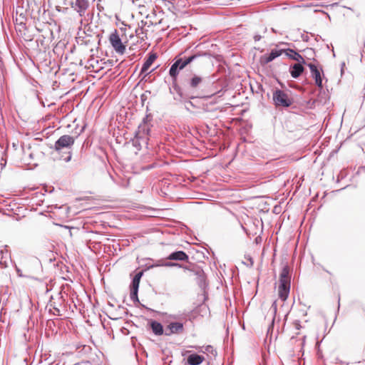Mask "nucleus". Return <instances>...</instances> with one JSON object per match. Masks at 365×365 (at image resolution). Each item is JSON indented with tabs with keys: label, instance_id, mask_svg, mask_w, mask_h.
I'll return each mask as SVG.
<instances>
[{
	"label": "nucleus",
	"instance_id": "obj_3",
	"mask_svg": "<svg viewBox=\"0 0 365 365\" xmlns=\"http://www.w3.org/2000/svg\"><path fill=\"white\" fill-rule=\"evenodd\" d=\"M199 56H200V54H195L184 59L178 58L171 66L169 71L170 76L173 78L174 81H175L177 79V76H178L179 71L182 70L186 66L192 62L195 58H197Z\"/></svg>",
	"mask_w": 365,
	"mask_h": 365
},
{
	"label": "nucleus",
	"instance_id": "obj_17",
	"mask_svg": "<svg viewBox=\"0 0 365 365\" xmlns=\"http://www.w3.org/2000/svg\"><path fill=\"white\" fill-rule=\"evenodd\" d=\"M150 326L153 331V332L158 336H160L163 334V325L154 320H151L150 322Z\"/></svg>",
	"mask_w": 365,
	"mask_h": 365
},
{
	"label": "nucleus",
	"instance_id": "obj_14",
	"mask_svg": "<svg viewBox=\"0 0 365 365\" xmlns=\"http://www.w3.org/2000/svg\"><path fill=\"white\" fill-rule=\"evenodd\" d=\"M284 50H272L269 54L265 55L262 57V61L264 63H268L273 61L275 58L282 55Z\"/></svg>",
	"mask_w": 365,
	"mask_h": 365
},
{
	"label": "nucleus",
	"instance_id": "obj_9",
	"mask_svg": "<svg viewBox=\"0 0 365 365\" xmlns=\"http://www.w3.org/2000/svg\"><path fill=\"white\" fill-rule=\"evenodd\" d=\"M157 58H158V56L155 53H151L149 54V56L147 58V59L144 62V63L142 66L141 71H140L141 74H143V73L145 74L144 77H145L149 73H150L151 71H148V70H149L150 67L151 66V65L153 63V62L156 60Z\"/></svg>",
	"mask_w": 365,
	"mask_h": 365
},
{
	"label": "nucleus",
	"instance_id": "obj_18",
	"mask_svg": "<svg viewBox=\"0 0 365 365\" xmlns=\"http://www.w3.org/2000/svg\"><path fill=\"white\" fill-rule=\"evenodd\" d=\"M202 82V78L195 74L190 79L189 86L191 88H196Z\"/></svg>",
	"mask_w": 365,
	"mask_h": 365
},
{
	"label": "nucleus",
	"instance_id": "obj_20",
	"mask_svg": "<svg viewBox=\"0 0 365 365\" xmlns=\"http://www.w3.org/2000/svg\"><path fill=\"white\" fill-rule=\"evenodd\" d=\"M295 324H296V328L297 329H299V327H300L299 324V323H296Z\"/></svg>",
	"mask_w": 365,
	"mask_h": 365
},
{
	"label": "nucleus",
	"instance_id": "obj_4",
	"mask_svg": "<svg viewBox=\"0 0 365 365\" xmlns=\"http://www.w3.org/2000/svg\"><path fill=\"white\" fill-rule=\"evenodd\" d=\"M77 136H71L69 135H63L56 141L54 148L56 151L62 149H70L73 145Z\"/></svg>",
	"mask_w": 365,
	"mask_h": 365
},
{
	"label": "nucleus",
	"instance_id": "obj_16",
	"mask_svg": "<svg viewBox=\"0 0 365 365\" xmlns=\"http://www.w3.org/2000/svg\"><path fill=\"white\" fill-rule=\"evenodd\" d=\"M284 53L290 58L295 60L297 61H299V63L306 64V62H305L304 59L303 58V57L300 54H299L298 53L294 51V50H292V49L284 50Z\"/></svg>",
	"mask_w": 365,
	"mask_h": 365
},
{
	"label": "nucleus",
	"instance_id": "obj_7",
	"mask_svg": "<svg viewBox=\"0 0 365 365\" xmlns=\"http://www.w3.org/2000/svg\"><path fill=\"white\" fill-rule=\"evenodd\" d=\"M143 274V272H139L138 273H137L135 275V277L132 281L131 287H130V299L133 300L138 299V287H139L140 278H141Z\"/></svg>",
	"mask_w": 365,
	"mask_h": 365
},
{
	"label": "nucleus",
	"instance_id": "obj_15",
	"mask_svg": "<svg viewBox=\"0 0 365 365\" xmlns=\"http://www.w3.org/2000/svg\"><path fill=\"white\" fill-rule=\"evenodd\" d=\"M205 360V357L197 354H190L187 361L190 365H199Z\"/></svg>",
	"mask_w": 365,
	"mask_h": 365
},
{
	"label": "nucleus",
	"instance_id": "obj_12",
	"mask_svg": "<svg viewBox=\"0 0 365 365\" xmlns=\"http://www.w3.org/2000/svg\"><path fill=\"white\" fill-rule=\"evenodd\" d=\"M302 64L303 63H295L290 67L289 72L292 77L294 78H297L301 76L304 70Z\"/></svg>",
	"mask_w": 365,
	"mask_h": 365
},
{
	"label": "nucleus",
	"instance_id": "obj_1",
	"mask_svg": "<svg viewBox=\"0 0 365 365\" xmlns=\"http://www.w3.org/2000/svg\"><path fill=\"white\" fill-rule=\"evenodd\" d=\"M126 29L120 28V31L115 29L108 37L109 42L115 51L118 54H124L128 39L126 36Z\"/></svg>",
	"mask_w": 365,
	"mask_h": 365
},
{
	"label": "nucleus",
	"instance_id": "obj_11",
	"mask_svg": "<svg viewBox=\"0 0 365 365\" xmlns=\"http://www.w3.org/2000/svg\"><path fill=\"white\" fill-rule=\"evenodd\" d=\"M148 133H149V128L148 127V125L145 123H143V125H140L138 127V130L135 133V138L136 139H145L146 140H148Z\"/></svg>",
	"mask_w": 365,
	"mask_h": 365
},
{
	"label": "nucleus",
	"instance_id": "obj_10",
	"mask_svg": "<svg viewBox=\"0 0 365 365\" xmlns=\"http://www.w3.org/2000/svg\"><path fill=\"white\" fill-rule=\"evenodd\" d=\"M308 66L310 68L312 77L314 78L315 84L318 87L322 88V77H321L320 71L313 63H308Z\"/></svg>",
	"mask_w": 365,
	"mask_h": 365
},
{
	"label": "nucleus",
	"instance_id": "obj_19",
	"mask_svg": "<svg viewBox=\"0 0 365 365\" xmlns=\"http://www.w3.org/2000/svg\"><path fill=\"white\" fill-rule=\"evenodd\" d=\"M147 29L144 27H140L136 29L135 34L138 38H139L142 41H145L148 38V32Z\"/></svg>",
	"mask_w": 365,
	"mask_h": 365
},
{
	"label": "nucleus",
	"instance_id": "obj_2",
	"mask_svg": "<svg viewBox=\"0 0 365 365\" xmlns=\"http://www.w3.org/2000/svg\"><path fill=\"white\" fill-rule=\"evenodd\" d=\"M290 290V276L289 269L287 266H285L282 269L279 274V286H278V296L282 301L285 302L289 296Z\"/></svg>",
	"mask_w": 365,
	"mask_h": 365
},
{
	"label": "nucleus",
	"instance_id": "obj_13",
	"mask_svg": "<svg viewBox=\"0 0 365 365\" xmlns=\"http://www.w3.org/2000/svg\"><path fill=\"white\" fill-rule=\"evenodd\" d=\"M168 259L170 260H180V261H187L188 256L183 251H178L171 253L168 257Z\"/></svg>",
	"mask_w": 365,
	"mask_h": 365
},
{
	"label": "nucleus",
	"instance_id": "obj_6",
	"mask_svg": "<svg viewBox=\"0 0 365 365\" xmlns=\"http://www.w3.org/2000/svg\"><path fill=\"white\" fill-rule=\"evenodd\" d=\"M184 331V325L181 322H174L170 323L165 329V335L180 334Z\"/></svg>",
	"mask_w": 365,
	"mask_h": 365
},
{
	"label": "nucleus",
	"instance_id": "obj_8",
	"mask_svg": "<svg viewBox=\"0 0 365 365\" xmlns=\"http://www.w3.org/2000/svg\"><path fill=\"white\" fill-rule=\"evenodd\" d=\"M71 5L81 16H83L88 8L89 2L88 0H76L75 4L71 3Z\"/></svg>",
	"mask_w": 365,
	"mask_h": 365
},
{
	"label": "nucleus",
	"instance_id": "obj_5",
	"mask_svg": "<svg viewBox=\"0 0 365 365\" xmlns=\"http://www.w3.org/2000/svg\"><path fill=\"white\" fill-rule=\"evenodd\" d=\"M273 100L277 106L289 107L292 103V101L288 95L280 90H277L273 93Z\"/></svg>",
	"mask_w": 365,
	"mask_h": 365
}]
</instances>
